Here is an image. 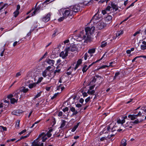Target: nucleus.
I'll use <instances>...</instances> for the list:
<instances>
[{"mask_svg": "<svg viewBox=\"0 0 146 146\" xmlns=\"http://www.w3.org/2000/svg\"><path fill=\"white\" fill-rule=\"evenodd\" d=\"M95 30V27L94 26L88 27L85 28V34L84 31L81 32L78 36L80 40H85L84 42H91L93 39V34Z\"/></svg>", "mask_w": 146, "mask_h": 146, "instance_id": "obj_1", "label": "nucleus"}, {"mask_svg": "<svg viewBox=\"0 0 146 146\" xmlns=\"http://www.w3.org/2000/svg\"><path fill=\"white\" fill-rule=\"evenodd\" d=\"M46 136L44 133L40 134L38 138L33 142L31 146H44V143L42 141L44 142L47 139V138Z\"/></svg>", "mask_w": 146, "mask_h": 146, "instance_id": "obj_2", "label": "nucleus"}, {"mask_svg": "<svg viewBox=\"0 0 146 146\" xmlns=\"http://www.w3.org/2000/svg\"><path fill=\"white\" fill-rule=\"evenodd\" d=\"M51 67L50 66H48L46 69L42 72V75L44 77H46L47 76L53 78L54 77L52 73L53 72L52 70H50Z\"/></svg>", "mask_w": 146, "mask_h": 146, "instance_id": "obj_3", "label": "nucleus"}, {"mask_svg": "<svg viewBox=\"0 0 146 146\" xmlns=\"http://www.w3.org/2000/svg\"><path fill=\"white\" fill-rule=\"evenodd\" d=\"M19 93L18 92H16L14 94V97L10 99L11 102L12 104H14L15 102H17L18 100Z\"/></svg>", "mask_w": 146, "mask_h": 146, "instance_id": "obj_4", "label": "nucleus"}, {"mask_svg": "<svg viewBox=\"0 0 146 146\" xmlns=\"http://www.w3.org/2000/svg\"><path fill=\"white\" fill-rule=\"evenodd\" d=\"M68 53H69V49L66 48L64 51H62L60 53L59 56L63 59H65L68 56Z\"/></svg>", "mask_w": 146, "mask_h": 146, "instance_id": "obj_5", "label": "nucleus"}, {"mask_svg": "<svg viewBox=\"0 0 146 146\" xmlns=\"http://www.w3.org/2000/svg\"><path fill=\"white\" fill-rule=\"evenodd\" d=\"M69 8L71 11L72 12V14H75V13L78 12L80 9V7L77 5L71 6Z\"/></svg>", "mask_w": 146, "mask_h": 146, "instance_id": "obj_6", "label": "nucleus"}, {"mask_svg": "<svg viewBox=\"0 0 146 146\" xmlns=\"http://www.w3.org/2000/svg\"><path fill=\"white\" fill-rule=\"evenodd\" d=\"M71 11L69 8L67 9H64L62 12V14L65 18H66L68 16H71L72 14L71 13Z\"/></svg>", "mask_w": 146, "mask_h": 146, "instance_id": "obj_7", "label": "nucleus"}, {"mask_svg": "<svg viewBox=\"0 0 146 146\" xmlns=\"http://www.w3.org/2000/svg\"><path fill=\"white\" fill-rule=\"evenodd\" d=\"M50 13H48L46 15L43 16L41 18L42 21L45 23L48 22L50 19Z\"/></svg>", "mask_w": 146, "mask_h": 146, "instance_id": "obj_8", "label": "nucleus"}, {"mask_svg": "<svg viewBox=\"0 0 146 146\" xmlns=\"http://www.w3.org/2000/svg\"><path fill=\"white\" fill-rule=\"evenodd\" d=\"M106 24L104 22H100L98 24L97 27L99 29H102L106 27Z\"/></svg>", "mask_w": 146, "mask_h": 146, "instance_id": "obj_9", "label": "nucleus"}, {"mask_svg": "<svg viewBox=\"0 0 146 146\" xmlns=\"http://www.w3.org/2000/svg\"><path fill=\"white\" fill-rule=\"evenodd\" d=\"M77 46H76L75 44L73 45L70 47H69L67 48L69 49V52H70V51L73 52L75 51H77L78 50V48L77 47Z\"/></svg>", "mask_w": 146, "mask_h": 146, "instance_id": "obj_10", "label": "nucleus"}, {"mask_svg": "<svg viewBox=\"0 0 146 146\" xmlns=\"http://www.w3.org/2000/svg\"><path fill=\"white\" fill-rule=\"evenodd\" d=\"M23 112L22 110H15L12 112V115H15L17 116L20 115Z\"/></svg>", "mask_w": 146, "mask_h": 146, "instance_id": "obj_11", "label": "nucleus"}, {"mask_svg": "<svg viewBox=\"0 0 146 146\" xmlns=\"http://www.w3.org/2000/svg\"><path fill=\"white\" fill-rule=\"evenodd\" d=\"M107 131L109 132H113L115 130V127L114 125L112 126V125L108 126L106 128Z\"/></svg>", "mask_w": 146, "mask_h": 146, "instance_id": "obj_12", "label": "nucleus"}, {"mask_svg": "<svg viewBox=\"0 0 146 146\" xmlns=\"http://www.w3.org/2000/svg\"><path fill=\"white\" fill-rule=\"evenodd\" d=\"M70 110L73 112L72 115H75L77 114L78 113V111L76 110L75 108L73 107L70 106Z\"/></svg>", "mask_w": 146, "mask_h": 146, "instance_id": "obj_13", "label": "nucleus"}, {"mask_svg": "<svg viewBox=\"0 0 146 146\" xmlns=\"http://www.w3.org/2000/svg\"><path fill=\"white\" fill-rule=\"evenodd\" d=\"M141 50H144L146 49V41H143L142 42V44L140 46Z\"/></svg>", "mask_w": 146, "mask_h": 146, "instance_id": "obj_14", "label": "nucleus"}, {"mask_svg": "<svg viewBox=\"0 0 146 146\" xmlns=\"http://www.w3.org/2000/svg\"><path fill=\"white\" fill-rule=\"evenodd\" d=\"M96 49L95 48H93L89 49L88 52L90 54V56L91 57L93 55L92 54L94 53Z\"/></svg>", "mask_w": 146, "mask_h": 146, "instance_id": "obj_15", "label": "nucleus"}, {"mask_svg": "<svg viewBox=\"0 0 146 146\" xmlns=\"http://www.w3.org/2000/svg\"><path fill=\"white\" fill-rule=\"evenodd\" d=\"M47 64L52 66H53L55 63V61L53 60L49 59L46 61Z\"/></svg>", "mask_w": 146, "mask_h": 146, "instance_id": "obj_16", "label": "nucleus"}, {"mask_svg": "<svg viewBox=\"0 0 146 146\" xmlns=\"http://www.w3.org/2000/svg\"><path fill=\"white\" fill-rule=\"evenodd\" d=\"M111 7H112L113 10L115 9V11H117L118 9L117 6L113 3H111Z\"/></svg>", "mask_w": 146, "mask_h": 146, "instance_id": "obj_17", "label": "nucleus"}, {"mask_svg": "<svg viewBox=\"0 0 146 146\" xmlns=\"http://www.w3.org/2000/svg\"><path fill=\"white\" fill-rule=\"evenodd\" d=\"M129 118H130L132 120H133L136 119L137 117V115H128Z\"/></svg>", "mask_w": 146, "mask_h": 146, "instance_id": "obj_18", "label": "nucleus"}, {"mask_svg": "<svg viewBox=\"0 0 146 146\" xmlns=\"http://www.w3.org/2000/svg\"><path fill=\"white\" fill-rule=\"evenodd\" d=\"M112 17L111 15H109L105 17V20L106 22H108L111 21Z\"/></svg>", "mask_w": 146, "mask_h": 146, "instance_id": "obj_19", "label": "nucleus"}, {"mask_svg": "<svg viewBox=\"0 0 146 146\" xmlns=\"http://www.w3.org/2000/svg\"><path fill=\"white\" fill-rule=\"evenodd\" d=\"M37 83L34 82L32 84H29L28 85V87L30 89H32L36 87Z\"/></svg>", "mask_w": 146, "mask_h": 146, "instance_id": "obj_20", "label": "nucleus"}, {"mask_svg": "<svg viewBox=\"0 0 146 146\" xmlns=\"http://www.w3.org/2000/svg\"><path fill=\"white\" fill-rule=\"evenodd\" d=\"M127 144L126 140L125 139H123L121 141L120 146H126Z\"/></svg>", "mask_w": 146, "mask_h": 146, "instance_id": "obj_21", "label": "nucleus"}, {"mask_svg": "<svg viewBox=\"0 0 146 146\" xmlns=\"http://www.w3.org/2000/svg\"><path fill=\"white\" fill-rule=\"evenodd\" d=\"M61 122L62 123L60 128L62 129L63 128H64V126H65L66 125V122L65 121L62 119V120Z\"/></svg>", "mask_w": 146, "mask_h": 146, "instance_id": "obj_22", "label": "nucleus"}, {"mask_svg": "<svg viewBox=\"0 0 146 146\" xmlns=\"http://www.w3.org/2000/svg\"><path fill=\"white\" fill-rule=\"evenodd\" d=\"M96 81V78L94 77H93L92 79L91 80L90 85H93Z\"/></svg>", "mask_w": 146, "mask_h": 146, "instance_id": "obj_23", "label": "nucleus"}, {"mask_svg": "<svg viewBox=\"0 0 146 146\" xmlns=\"http://www.w3.org/2000/svg\"><path fill=\"white\" fill-rule=\"evenodd\" d=\"M119 74L120 73L119 72H116L115 74V76L113 78V79H119L120 78V76H119Z\"/></svg>", "mask_w": 146, "mask_h": 146, "instance_id": "obj_24", "label": "nucleus"}, {"mask_svg": "<svg viewBox=\"0 0 146 146\" xmlns=\"http://www.w3.org/2000/svg\"><path fill=\"white\" fill-rule=\"evenodd\" d=\"M93 0H91L86 3L85 2H84L83 4L84 5H85V6H89L90 5H91L93 4Z\"/></svg>", "mask_w": 146, "mask_h": 146, "instance_id": "obj_25", "label": "nucleus"}, {"mask_svg": "<svg viewBox=\"0 0 146 146\" xmlns=\"http://www.w3.org/2000/svg\"><path fill=\"white\" fill-rule=\"evenodd\" d=\"M88 69V66L87 65H84L82 69V71L83 73L86 72L87 70Z\"/></svg>", "mask_w": 146, "mask_h": 146, "instance_id": "obj_26", "label": "nucleus"}, {"mask_svg": "<svg viewBox=\"0 0 146 146\" xmlns=\"http://www.w3.org/2000/svg\"><path fill=\"white\" fill-rule=\"evenodd\" d=\"M125 122V120L124 119H118L117 120V122L118 124H121L122 125Z\"/></svg>", "mask_w": 146, "mask_h": 146, "instance_id": "obj_27", "label": "nucleus"}, {"mask_svg": "<svg viewBox=\"0 0 146 146\" xmlns=\"http://www.w3.org/2000/svg\"><path fill=\"white\" fill-rule=\"evenodd\" d=\"M80 124V122L78 123L77 124L75 125L74 127L71 130V131L72 132H74L76 129L77 128V127H78L79 125Z\"/></svg>", "mask_w": 146, "mask_h": 146, "instance_id": "obj_28", "label": "nucleus"}, {"mask_svg": "<svg viewBox=\"0 0 146 146\" xmlns=\"http://www.w3.org/2000/svg\"><path fill=\"white\" fill-rule=\"evenodd\" d=\"M20 122V120H17L16 121L15 125V127L17 129H19V127Z\"/></svg>", "mask_w": 146, "mask_h": 146, "instance_id": "obj_29", "label": "nucleus"}, {"mask_svg": "<svg viewBox=\"0 0 146 146\" xmlns=\"http://www.w3.org/2000/svg\"><path fill=\"white\" fill-rule=\"evenodd\" d=\"M40 8L39 7H36L34 11L33 12V14L32 15H35L36 13L38 12L40 10Z\"/></svg>", "mask_w": 146, "mask_h": 146, "instance_id": "obj_30", "label": "nucleus"}, {"mask_svg": "<svg viewBox=\"0 0 146 146\" xmlns=\"http://www.w3.org/2000/svg\"><path fill=\"white\" fill-rule=\"evenodd\" d=\"M29 91V89L28 88H25V87H23L21 90V91L24 93H26Z\"/></svg>", "mask_w": 146, "mask_h": 146, "instance_id": "obj_31", "label": "nucleus"}, {"mask_svg": "<svg viewBox=\"0 0 146 146\" xmlns=\"http://www.w3.org/2000/svg\"><path fill=\"white\" fill-rule=\"evenodd\" d=\"M29 135V133H28V134H27V135H25V136H21L20 139L17 140L16 141V142H17V141H20L21 139H24L25 138H26L27 137H28Z\"/></svg>", "mask_w": 146, "mask_h": 146, "instance_id": "obj_32", "label": "nucleus"}, {"mask_svg": "<svg viewBox=\"0 0 146 146\" xmlns=\"http://www.w3.org/2000/svg\"><path fill=\"white\" fill-rule=\"evenodd\" d=\"M95 92V91L94 90H88L87 92L88 93L91 95H94Z\"/></svg>", "mask_w": 146, "mask_h": 146, "instance_id": "obj_33", "label": "nucleus"}, {"mask_svg": "<svg viewBox=\"0 0 146 146\" xmlns=\"http://www.w3.org/2000/svg\"><path fill=\"white\" fill-rule=\"evenodd\" d=\"M5 44H4V45L3 46V48H2V49H1L2 52H1L0 56H2L3 55V53L4 52L5 50Z\"/></svg>", "mask_w": 146, "mask_h": 146, "instance_id": "obj_34", "label": "nucleus"}, {"mask_svg": "<svg viewBox=\"0 0 146 146\" xmlns=\"http://www.w3.org/2000/svg\"><path fill=\"white\" fill-rule=\"evenodd\" d=\"M139 122L138 119H137L133 121H131L130 122V123L131 124L132 123L134 124H136L138 123Z\"/></svg>", "mask_w": 146, "mask_h": 146, "instance_id": "obj_35", "label": "nucleus"}, {"mask_svg": "<svg viewBox=\"0 0 146 146\" xmlns=\"http://www.w3.org/2000/svg\"><path fill=\"white\" fill-rule=\"evenodd\" d=\"M58 30L57 29H55L54 31V33L52 35V37H54L56 35H57L58 34Z\"/></svg>", "mask_w": 146, "mask_h": 146, "instance_id": "obj_36", "label": "nucleus"}, {"mask_svg": "<svg viewBox=\"0 0 146 146\" xmlns=\"http://www.w3.org/2000/svg\"><path fill=\"white\" fill-rule=\"evenodd\" d=\"M123 31H119L116 34V36L117 37L120 36L123 33Z\"/></svg>", "mask_w": 146, "mask_h": 146, "instance_id": "obj_37", "label": "nucleus"}, {"mask_svg": "<svg viewBox=\"0 0 146 146\" xmlns=\"http://www.w3.org/2000/svg\"><path fill=\"white\" fill-rule=\"evenodd\" d=\"M107 42L104 41L102 42L101 44V47L103 48L105 46L107 45Z\"/></svg>", "mask_w": 146, "mask_h": 146, "instance_id": "obj_38", "label": "nucleus"}, {"mask_svg": "<svg viewBox=\"0 0 146 146\" xmlns=\"http://www.w3.org/2000/svg\"><path fill=\"white\" fill-rule=\"evenodd\" d=\"M47 52H46L40 58V59L39 60L40 61L41 60L45 58L46 56L47 55Z\"/></svg>", "mask_w": 146, "mask_h": 146, "instance_id": "obj_39", "label": "nucleus"}, {"mask_svg": "<svg viewBox=\"0 0 146 146\" xmlns=\"http://www.w3.org/2000/svg\"><path fill=\"white\" fill-rule=\"evenodd\" d=\"M43 79V78L42 77H40L39 78L37 81L36 83H37V84H38L40 83V82H41V81H42V79Z\"/></svg>", "mask_w": 146, "mask_h": 146, "instance_id": "obj_40", "label": "nucleus"}, {"mask_svg": "<svg viewBox=\"0 0 146 146\" xmlns=\"http://www.w3.org/2000/svg\"><path fill=\"white\" fill-rule=\"evenodd\" d=\"M19 13V11H16L14 12V16L15 17H16L18 15Z\"/></svg>", "mask_w": 146, "mask_h": 146, "instance_id": "obj_41", "label": "nucleus"}, {"mask_svg": "<svg viewBox=\"0 0 146 146\" xmlns=\"http://www.w3.org/2000/svg\"><path fill=\"white\" fill-rule=\"evenodd\" d=\"M41 92H40L39 93H38L34 97V99H36V98H38L41 95Z\"/></svg>", "mask_w": 146, "mask_h": 146, "instance_id": "obj_42", "label": "nucleus"}, {"mask_svg": "<svg viewBox=\"0 0 146 146\" xmlns=\"http://www.w3.org/2000/svg\"><path fill=\"white\" fill-rule=\"evenodd\" d=\"M82 60L81 59H79L77 61V64L80 65L82 63Z\"/></svg>", "mask_w": 146, "mask_h": 146, "instance_id": "obj_43", "label": "nucleus"}, {"mask_svg": "<svg viewBox=\"0 0 146 146\" xmlns=\"http://www.w3.org/2000/svg\"><path fill=\"white\" fill-rule=\"evenodd\" d=\"M111 7L110 6L108 5L105 9L108 11H110Z\"/></svg>", "mask_w": 146, "mask_h": 146, "instance_id": "obj_44", "label": "nucleus"}, {"mask_svg": "<svg viewBox=\"0 0 146 146\" xmlns=\"http://www.w3.org/2000/svg\"><path fill=\"white\" fill-rule=\"evenodd\" d=\"M137 1V0H136L134 2L132 3L128 7H127L126 9H128V8H129L131 7H132L134 5V4Z\"/></svg>", "mask_w": 146, "mask_h": 146, "instance_id": "obj_45", "label": "nucleus"}, {"mask_svg": "<svg viewBox=\"0 0 146 146\" xmlns=\"http://www.w3.org/2000/svg\"><path fill=\"white\" fill-rule=\"evenodd\" d=\"M66 18H65V17H64L63 15V17H60L58 19V21H61L64 20V19H66Z\"/></svg>", "mask_w": 146, "mask_h": 146, "instance_id": "obj_46", "label": "nucleus"}, {"mask_svg": "<svg viewBox=\"0 0 146 146\" xmlns=\"http://www.w3.org/2000/svg\"><path fill=\"white\" fill-rule=\"evenodd\" d=\"M46 136H47L49 138L52 135V134L51 133H49L48 132H47L46 134H45Z\"/></svg>", "mask_w": 146, "mask_h": 146, "instance_id": "obj_47", "label": "nucleus"}, {"mask_svg": "<svg viewBox=\"0 0 146 146\" xmlns=\"http://www.w3.org/2000/svg\"><path fill=\"white\" fill-rule=\"evenodd\" d=\"M88 57V54L86 52L84 56V59L85 60H87Z\"/></svg>", "mask_w": 146, "mask_h": 146, "instance_id": "obj_48", "label": "nucleus"}, {"mask_svg": "<svg viewBox=\"0 0 146 146\" xmlns=\"http://www.w3.org/2000/svg\"><path fill=\"white\" fill-rule=\"evenodd\" d=\"M15 94V93L14 94ZM13 97H14V95H13V94H9V95L8 96H7V98H12Z\"/></svg>", "mask_w": 146, "mask_h": 146, "instance_id": "obj_49", "label": "nucleus"}, {"mask_svg": "<svg viewBox=\"0 0 146 146\" xmlns=\"http://www.w3.org/2000/svg\"><path fill=\"white\" fill-rule=\"evenodd\" d=\"M25 93H23L20 95V98H24L25 97Z\"/></svg>", "mask_w": 146, "mask_h": 146, "instance_id": "obj_50", "label": "nucleus"}, {"mask_svg": "<svg viewBox=\"0 0 146 146\" xmlns=\"http://www.w3.org/2000/svg\"><path fill=\"white\" fill-rule=\"evenodd\" d=\"M106 11L105 9L102 10V13L103 15H104L106 13Z\"/></svg>", "mask_w": 146, "mask_h": 146, "instance_id": "obj_51", "label": "nucleus"}, {"mask_svg": "<svg viewBox=\"0 0 146 146\" xmlns=\"http://www.w3.org/2000/svg\"><path fill=\"white\" fill-rule=\"evenodd\" d=\"M69 109L68 107H66L64 109H63L62 110L64 112H65L66 111H68V110Z\"/></svg>", "mask_w": 146, "mask_h": 146, "instance_id": "obj_52", "label": "nucleus"}, {"mask_svg": "<svg viewBox=\"0 0 146 146\" xmlns=\"http://www.w3.org/2000/svg\"><path fill=\"white\" fill-rule=\"evenodd\" d=\"M58 95V93H56V94H55L52 97H51V99L52 100H53V99H54L57 96V95Z\"/></svg>", "mask_w": 146, "mask_h": 146, "instance_id": "obj_53", "label": "nucleus"}, {"mask_svg": "<svg viewBox=\"0 0 146 146\" xmlns=\"http://www.w3.org/2000/svg\"><path fill=\"white\" fill-rule=\"evenodd\" d=\"M105 54H106V53H104V54H103V56H102V57H101V58L100 59H99V60H97L96 61V62H98L99 61H100V60H102L103 59V58L105 56Z\"/></svg>", "mask_w": 146, "mask_h": 146, "instance_id": "obj_54", "label": "nucleus"}, {"mask_svg": "<svg viewBox=\"0 0 146 146\" xmlns=\"http://www.w3.org/2000/svg\"><path fill=\"white\" fill-rule=\"evenodd\" d=\"M26 131H27L26 129H25L23 130L22 131H21V132H20L19 134L20 135H21V134H22L23 133L25 132Z\"/></svg>", "mask_w": 146, "mask_h": 146, "instance_id": "obj_55", "label": "nucleus"}, {"mask_svg": "<svg viewBox=\"0 0 146 146\" xmlns=\"http://www.w3.org/2000/svg\"><path fill=\"white\" fill-rule=\"evenodd\" d=\"M21 75V72H18L16 74L15 76L16 77H18L19 76H20Z\"/></svg>", "mask_w": 146, "mask_h": 146, "instance_id": "obj_56", "label": "nucleus"}, {"mask_svg": "<svg viewBox=\"0 0 146 146\" xmlns=\"http://www.w3.org/2000/svg\"><path fill=\"white\" fill-rule=\"evenodd\" d=\"M140 32L139 31H137L133 35V36H136L137 35L139 34Z\"/></svg>", "mask_w": 146, "mask_h": 146, "instance_id": "obj_57", "label": "nucleus"}, {"mask_svg": "<svg viewBox=\"0 0 146 146\" xmlns=\"http://www.w3.org/2000/svg\"><path fill=\"white\" fill-rule=\"evenodd\" d=\"M108 67V66L105 65H103V66H101V67H100V69L104 68H105L106 67Z\"/></svg>", "mask_w": 146, "mask_h": 146, "instance_id": "obj_58", "label": "nucleus"}, {"mask_svg": "<svg viewBox=\"0 0 146 146\" xmlns=\"http://www.w3.org/2000/svg\"><path fill=\"white\" fill-rule=\"evenodd\" d=\"M106 1V0H100L98 2V3L101 4Z\"/></svg>", "mask_w": 146, "mask_h": 146, "instance_id": "obj_59", "label": "nucleus"}, {"mask_svg": "<svg viewBox=\"0 0 146 146\" xmlns=\"http://www.w3.org/2000/svg\"><path fill=\"white\" fill-rule=\"evenodd\" d=\"M95 86V85L94 84L93 85H92L91 86H90V87L89 89V90H92L94 88Z\"/></svg>", "mask_w": 146, "mask_h": 146, "instance_id": "obj_60", "label": "nucleus"}, {"mask_svg": "<svg viewBox=\"0 0 146 146\" xmlns=\"http://www.w3.org/2000/svg\"><path fill=\"white\" fill-rule=\"evenodd\" d=\"M63 79V77H61L59 80L58 82L60 83H62V80Z\"/></svg>", "mask_w": 146, "mask_h": 146, "instance_id": "obj_61", "label": "nucleus"}, {"mask_svg": "<svg viewBox=\"0 0 146 146\" xmlns=\"http://www.w3.org/2000/svg\"><path fill=\"white\" fill-rule=\"evenodd\" d=\"M97 19V17H96V15H95L93 17L92 20L94 21L95 20H96Z\"/></svg>", "mask_w": 146, "mask_h": 146, "instance_id": "obj_62", "label": "nucleus"}, {"mask_svg": "<svg viewBox=\"0 0 146 146\" xmlns=\"http://www.w3.org/2000/svg\"><path fill=\"white\" fill-rule=\"evenodd\" d=\"M76 106L78 108H80L82 106V105L80 104H76Z\"/></svg>", "mask_w": 146, "mask_h": 146, "instance_id": "obj_63", "label": "nucleus"}, {"mask_svg": "<svg viewBox=\"0 0 146 146\" xmlns=\"http://www.w3.org/2000/svg\"><path fill=\"white\" fill-rule=\"evenodd\" d=\"M106 138L105 137H103L100 138V140L101 141H104V140L106 139Z\"/></svg>", "mask_w": 146, "mask_h": 146, "instance_id": "obj_64", "label": "nucleus"}]
</instances>
